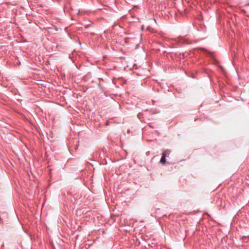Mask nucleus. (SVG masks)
I'll list each match as a JSON object with an SVG mask.
<instances>
[{
	"instance_id": "nucleus-1",
	"label": "nucleus",
	"mask_w": 249,
	"mask_h": 249,
	"mask_svg": "<svg viewBox=\"0 0 249 249\" xmlns=\"http://www.w3.org/2000/svg\"><path fill=\"white\" fill-rule=\"evenodd\" d=\"M165 162H166V157L165 156L164 154H162V156L160 160V162H161L162 164H165Z\"/></svg>"
},
{
	"instance_id": "nucleus-2",
	"label": "nucleus",
	"mask_w": 249,
	"mask_h": 249,
	"mask_svg": "<svg viewBox=\"0 0 249 249\" xmlns=\"http://www.w3.org/2000/svg\"><path fill=\"white\" fill-rule=\"evenodd\" d=\"M171 153V151L169 149H166L163 150L162 154H164L165 157L168 156Z\"/></svg>"
},
{
	"instance_id": "nucleus-3",
	"label": "nucleus",
	"mask_w": 249,
	"mask_h": 249,
	"mask_svg": "<svg viewBox=\"0 0 249 249\" xmlns=\"http://www.w3.org/2000/svg\"><path fill=\"white\" fill-rule=\"evenodd\" d=\"M108 121H107L106 124L108 125Z\"/></svg>"
}]
</instances>
